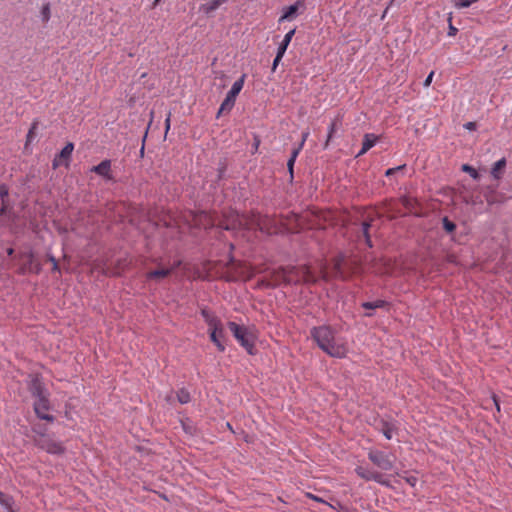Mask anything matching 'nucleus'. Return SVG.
I'll return each instance as SVG.
<instances>
[{
	"label": "nucleus",
	"mask_w": 512,
	"mask_h": 512,
	"mask_svg": "<svg viewBox=\"0 0 512 512\" xmlns=\"http://www.w3.org/2000/svg\"><path fill=\"white\" fill-rule=\"evenodd\" d=\"M378 140V136H376L375 134H372V133H367L364 135L363 137V147H364V151H368L370 150L377 142Z\"/></svg>",
	"instance_id": "24"
},
{
	"label": "nucleus",
	"mask_w": 512,
	"mask_h": 512,
	"mask_svg": "<svg viewBox=\"0 0 512 512\" xmlns=\"http://www.w3.org/2000/svg\"><path fill=\"white\" fill-rule=\"evenodd\" d=\"M245 78L246 75L243 74L237 81H235L226 96L236 100L237 95L241 92L244 86Z\"/></svg>",
	"instance_id": "19"
},
{
	"label": "nucleus",
	"mask_w": 512,
	"mask_h": 512,
	"mask_svg": "<svg viewBox=\"0 0 512 512\" xmlns=\"http://www.w3.org/2000/svg\"><path fill=\"white\" fill-rule=\"evenodd\" d=\"M224 2V0H211L209 3L203 5V10L205 13H211L215 11Z\"/></svg>",
	"instance_id": "28"
},
{
	"label": "nucleus",
	"mask_w": 512,
	"mask_h": 512,
	"mask_svg": "<svg viewBox=\"0 0 512 512\" xmlns=\"http://www.w3.org/2000/svg\"><path fill=\"white\" fill-rule=\"evenodd\" d=\"M284 54L280 53V52H277L276 54V57L273 61V64H272V71H275L279 62L281 61V59L283 58Z\"/></svg>",
	"instance_id": "40"
},
{
	"label": "nucleus",
	"mask_w": 512,
	"mask_h": 512,
	"mask_svg": "<svg viewBox=\"0 0 512 512\" xmlns=\"http://www.w3.org/2000/svg\"><path fill=\"white\" fill-rule=\"evenodd\" d=\"M219 226L225 230L250 229V215H240L236 211L224 213Z\"/></svg>",
	"instance_id": "3"
},
{
	"label": "nucleus",
	"mask_w": 512,
	"mask_h": 512,
	"mask_svg": "<svg viewBox=\"0 0 512 512\" xmlns=\"http://www.w3.org/2000/svg\"><path fill=\"white\" fill-rule=\"evenodd\" d=\"M386 304H387V302L384 300H376V301H371V302H364L362 304V307L367 310H372V309L382 308V307L386 306Z\"/></svg>",
	"instance_id": "27"
},
{
	"label": "nucleus",
	"mask_w": 512,
	"mask_h": 512,
	"mask_svg": "<svg viewBox=\"0 0 512 512\" xmlns=\"http://www.w3.org/2000/svg\"><path fill=\"white\" fill-rule=\"evenodd\" d=\"M311 337L318 347L331 357L344 358L348 353L347 343L336 337L335 331L330 326L322 325L312 328Z\"/></svg>",
	"instance_id": "1"
},
{
	"label": "nucleus",
	"mask_w": 512,
	"mask_h": 512,
	"mask_svg": "<svg viewBox=\"0 0 512 512\" xmlns=\"http://www.w3.org/2000/svg\"><path fill=\"white\" fill-rule=\"evenodd\" d=\"M404 168H405V165H400V166H397V167H394V168H389L388 170H386L385 175L387 177L392 176L396 172H398L400 170H403Z\"/></svg>",
	"instance_id": "39"
},
{
	"label": "nucleus",
	"mask_w": 512,
	"mask_h": 512,
	"mask_svg": "<svg viewBox=\"0 0 512 512\" xmlns=\"http://www.w3.org/2000/svg\"><path fill=\"white\" fill-rule=\"evenodd\" d=\"M478 0H455L454 5L457 8H468Z\"/></svg>",
	"instance_id": "32"
},
{
	"label": "nucleus",
	"mask_w": 512,
	"mask_h": 512,
	"mask_svg": "<svg viewBox=\"0 0 512 512\" xmlns=\"http://www.w3.org/2000/svg\"><path fill=\"white\" fill-rule=\"evenodd\" d=\"M336 130H337V121H336V120H334V121L330 124L329 129H328V136H327V140H326V142H325V146H324L325 148H327V147H328V145H329V141L332 139L333 134L336 132Z\"/></svg>",
	"instance_id": "31"
},
{
	"label": "nucleus",
	"mask_w": 512,
	"mask_h": 512,
	"mask_svg": "<svg viewBox=\"0 0 512 512\" xmlns=\"http://www.w3.org/2000/svg\"><path fill=\"white\" fill-rule=\"evenodd\" d=\"M165 125H166V131H168L170 128V115L166 118Z\"/></svg>",
	"instance_id": "48"
},
{
	"label": "nucleus",
	"mask_w": 512,
	"mask_h": 512,
	"mask_svg": "<svg viewBox=\"0 0 512 512\" xmlns=\"http://www.w3.org/2000/svg\"><path fill=\"white\" fill-rule=\"evenodd\" d=\"M0 505H2L7 510V512H15L12 507L13 499L2 492H0Z\"/></svg>",
	"instance_id": "25"
},
{
	"label": "nucleus",
	"mask_w": 512,
	"mask_h": 512,
	"mask_svg": "<svg viewBox=\"0 0 512 512\" xmlns=\"http://www.w3.org/2000/svg\"><path fill=\"white\" fill-rule=\"evenodd\" d=\"M34 412L42 420L52 422L54 417L48 413L51 408L49 396L37 398L33 404Z\"/></svg>",
	"instance_id": "11"
},
{
	"label": "nucleus",
	"mask_w": 512,
	"mask_h": 512,
	"mask_svg": "<svg viewBox=\"0 0 512 512\" xmlns=\"http://www.w3.org/2000/svg\"><path fill=\"white\" fill-rule=\"evenodd\" d=\"M367 151H364V147L362 146L361 150L358 152V154L356 155V157H360L362 155H364Z\"/></svg>",
	"instance_id": "50"
},
{
	"label": "nucleus",
	"mask_w": 512,
	"mask_h": 512,
	"mask_svg": "<svg viewBox=\"0 0 512 512\" xmlns=\"http://www.w3.org/2000/svg\"><path fill=\"white\" fill-rule=\"evenodd\" d=\"M294 34H295V29H292L288 33H286V35L284 36V39L282 40V42L280 43V45L277 49V52L285 54L287 47L290 44Z\"/></svg>",
	"instance_id": "23"
},
{
	"label": "nucleus",
	"mask_w": 512,
	"mask_h": 512,
	"mask_svg": "<svg viewBox=\"0 0 512 512\" xmlns=\"http://www.w3.org/2000/svg\"><path fill=\"white\" fill-rule=\"evenodd\" d=\"M13 251H14V250H13L12 248H9V249L7 250L8 255H11V254L13 253Z\"/></svg>",
	"instance_id": "53"
},
{
	"label": "nucleus",
	"mask_w": 512,
	"mask_h": 512,
	"mask_svg": "<svg viewBox=\"0 0 512 512\" xmlns=\"http://www.w3.org/2000/svg\"><path fill=\"white\" fill-rule=\"evenodd\" d=\"M462 170H463V171H465V172H467V173H469V174H470V176H471L473 179H475V180L479 179V173H478V172H477L473 167H471V166H469V165H467V164H464V165L462 166Z\"/></svg>",
	"instance_id": "35"
},
{
	"label": "nucleus",
	"mask_w": 512,
	"mask_h": 512,
	"mask_svg": "<svg viewBox=\"0 0 512 512\" xmlns=\"http://www.w3.org/2000/svg\"><path fill=\"white\" fill-rule=\"evenodd\" d=\"M393 430H394V428L391 424H388V423L383 424L382 432H383V435L386 437V439L390 440L392 438Z\"/></svg>",
	"instance_id": "34"
},
{
	"label": "nucleus",
	"mask_w": 512,
	"mask_h": 512,
	"mask_svg": "<svg viewBox=\"0 0 512 512\" xmlns=\"http://www.w3.org/2000/svg\"><path fill=\"white\" fill-rule=\"evenodd\" d=\"M36 128V124H33V126L31 127V129L29 130L28 134H27V140L30 141L34 135V129Z\"/></svg>",
	"instance_id": "44"
},
{
	"label": "nucleus",
	"mask_w": 512,
	"mask_h": 512,
	"mask_svg": "<svg viewBox=\"0 0 512 512\" xmlns=\"http://www.w3.org/2000/svg\"><path fill=\"white\" fill-rule=\"evenodd\" d=\"M371 226V224L367 221L363 222L362 224V230H363V234L366 238V242L367 244L371 247V240H370V236H369V233H368V230H369V227Z\"/></svg>",
	"instance_id": "36"
},
{
	"label": "nucleus",
	"mask_w": 512,
	"mask_h": 512,
	"mask_svg": "<svg viewBox=\"0 0 512 512\" xmlns=\"http://www.w3.org/2000/svg\"><path fill=\"white\" fill-rule=\"evenodd\" d=\"M414 481H415V479H413V480L408 479V482H409L411 485H414Z\"/></svg>",
	"instance_id": "54"
},
{
	"label": "nucleus",
	"mask_w": 512,
	"mask_h": 512,
	"mask_svg": "<svg viewBox=\"0 0 512 512\" xmlns=\"http://www.w3.org/2000/svg\"><path fill=\"white\" fill-rule=\"evenodd\" d=\"M91 171L104 177L107 180L113 179V176L111 174V161L110 160H103L98 165L93 166L91 168Z\"/></svg>",
	"instance_id": "15"
},
{
	"label": "nucleus",
	"mask_w": 512,
	"mask_h": 512,
	"mask_svg": "<svg viewBox=\"0 0 512 512\" xmlns=\"http://www.w3.org/2000/svg\"><path fill=\"white\" fill-rule=\"evenodd\" d=\"M358 265L355 260H346L344 255H339L333 262V274L335 277L347 279L357 273Z\"/></svg>",
	"instance_id": "6"
},
{
	"label": "nucleus",
	"mask_w": 512,
	"mask_h": 512,
	"mask_svg": "<svg viewBox=\"0 0 512 512\" xmlns=\"http://www.w3.org/2000/svg\"><path fill=\"white\" fill-rule=\"evenodd\" d=\"M27 386L29 392L35 399L49 396L44 383L38 375H29Z\"/></svg>",
	"instance_id": "10"
},
{
	"label": "nucleus",
	"mask_w": 512,
	"mask_h": 512,
	"mask_svg": "<svg viewBox=\"0 0 512 512\" xmlns=\"http://www.w3.org/2000/svg\"><path fill=\"white\" fill-rule=\"evenodd\" d=\"M279 221L268 215L252 213L250 215V229H259L262 232L273 234L279 231Z\"/></svg>",
	"instance_id": "4"
},
{
	"label": "nucleus",
	"mask_w": 512,
	"mask_h": 512,
	"mask_svg": "<svg viewBox=\"0 0 512 512\" xmlns=\"http://www.w3.org/2000/svg\"><path fill=\"white\" fill-rule=\"evenodd\" d=\"M464 127L468 130H474L476 128L475 122H468L464 125Z\"/></svg>",
	"instance_id": "46"
},
{
	"label": "nucleus",
	"mask_w": 512,
	"mask_h": 512,
	"mask_svg": "<svg viewBox=\"0 0 512 512\" xmlns=\"http://www.w3.org/2000/svg\"><path fill=\"white\" fill-rule=\"evenodd\" d=\"M309 498L315 500V501H318V502H322V503H325L324 500H322L321 498L315 496V495H312L310 493L307 494Z\"/></svg>",
	"instance_id": "47"
},
{
	"label": "nucleus",
	"mask_w": 512,
	"mask_h": 512,
	"mask_svg": "<svg viewBox=\"0 0 512 512\" xmlns=\"http://www.w3.org/2000/svg\"><path fill=\"white\" fill-rule=\"evenodd\" d=\"M235 101V99L226 96L220 105V108L217 112V117L219 118L221 114L230 112L235 105Z\"/></svg>",
	"instance_id": "21"
},
{
	"label": "nucleus",
	"mask_w": 512,
	"mask_h": 512,
	"mask_svg": "<svg viewBox=\"0 0 512 512\" xmlns=\"http://www.w3.org/2000/svg\"><path fill=\"white\" fill-rule=\"evenodd\" d=\"M206 324L208 325V332H209L210 340L215 339L216 331L224 328L221 320L217 316L214 317L213 319H209V321Z\"/></svg>",
	"instance_id": "18"
},
{
	"label": "nucleus",
	"mask_w": 512,
	"mask_h": 512,
	"mask_svg": "<svg viewBox=\"0 0 512 512\" xmlns=\"http://www.w3.org/2000/svg\"><path fill=\"white\" fill-rule=\"evenodd\" d=\"M442 222H443V228L448 233H452L456 229V225L452 221H450L447 217H444Z\"/></svg>",
	"instance_id": "33"
},
{
	"label": "nucleus",
	"mask_w": 512,
	"mask_h": 512,
	"mask_svg": "<svg viewBox=\"0 0 512 512\" xmlns=\"http://www.w3.org/2000/svg\"><path fill=\"white\" fill-rule=\"evenodd\" d=\"M228 328L230 329V331L232 332L233 336L235 337V339L238 341V343L243 347L245 348V350L249 353V354H253V349H254V336L253 334L251 333V331L243 326V325H239L235 322H228Z\"/></svg>",
	"instance_id": "2"
},
{
	"label": "nucleus",
	"mask_w": 512,
	"mask_h": 512,
	"mask_svg": "<svg viewBox=\"0 0 512 512\" xmlns=\"http://www.w3.org/2000/svg\"><path fill=\"white\" fill-rule=\"evenodd\" d=\"M41 17H42V21L44 23H47L50 20L51 10H50V4L49 3H46V4H44L42 6Z\"/></svg>",
	"instance_id": "30"
},
{
	"label": "nucleus",
	"mask_w": 512,
	"mask_h": 512,
	"mask_svg": "<svg viewBox=\"0 0 512 512\" xmlns=\"http://www.w3.org/2000/svg\"><path fill=\"white\" fill-rule=\"evenodd\" d=\"M322 277H323V279L327 280L328 279V273L326 271H323L322 272Z\"/></svg>",
	"instance_id": "51"
},
{
	"label": "nucleus",
	"mask_w": 512,
	"mask_h": 512,
	"mask_svg": "<svg viewBox=\"0 0 512 512\" xmlns=\"http://www.w3.org/2000/svg\"><path fill=\"white\" fill-rule=\"evenodd\" d=\"M73 149H74V145L73 143H67L63 149L61 150V152L55 157V159L53 160V167H58L60 165H67L68 164V160L73 152Z\"/></svg>",
	"instance_id": "14"
},
{
	"label": "nucleus",
	"mask_w": 512,
	"mask_h": 512,
	"mask_svg": "<svg viewBox=\"0 0 512 512\" xmlns=\"http://www.w3.org/2000/svg\"><path fill=\"white\" fill-rule=\"evenodd\" d=\"M201 315L206 323L209 321V319H213L214 317H216V315L207 308L201 309Z\"/></svg>",
	"instance_id": "37"
},
{
	"label": "nucleus",
	"mask_w": 512,
	"mask_h": 512,
	"mask_svg": "<svg viewBox=\"0 0 512 512\" xmlns=\"http://www.w3.org/2000/svg\"><path fill=\"white\" fill-rule=\"evenodd\" d=\"M177 400L181 403V404H187L190 402L191 400V396H190V393L182 388L180 389L178 392H177Z\"/></svg>",
	"instance_id": "29"
},
{
	"label": "nucleus",
	"mask_w": 512,
	"mask_h": 512,
	"mask_svg": "<svg viewBox=\"0 0 512 512\" xmlns=\"http://www.w3.org/2000/svg\"><path fill=\"white\" fill-rule=\"evenodd\" d=\"M494 403H495V406H496L497 410L499 411L500 410V406H499L498 401L495 398H494Z\"/></svg>",
	"instance_id": "52"
},
{
	"label": "nucleus",
	"mask_w": 512,
	"mask_h": 512,
	"mask_svg": "<svg viewBox=\"0 0 512 512\" xmlns=\"http://www.w3.org/2000/svg\"><path fill=\"white\" fill-rule=\"evenodd\" d=\"M7 197H8V188L5 185H0V198L2 201L0 215H4L6 213V209H7L6 198Z\"/></svg>",
	"instance_id": "26"
},
{
	"label": "nucleus",
	"mask_w": 512,
	"mask_h": 512,
	"mask_svg": "<svg viewBox=\"0 0 512 512\" xmlns=\"http://www.w3.org/2000/svg\"><path fill=\"white\" fill-rule=\"evenodd\" d=\"M224 340H225V332H224V328H222L221 330H218L215 332V339L211 340V341L215 344V346L217 347V349L219 351L223 352L225 350Z\"/></svg>",
	"instance_id": "22"
},
{
	"label": "nucleus",
	"mask_w": 512,
	"mask_h": 512,
	"mask_svg": "<svg viewBox=\"0 0 512 512\" xmlns=\"http://www.w3.org/2000/svg\"><path fill=\"white\" fill-rule=\"evenodd\" d=\"M449 27H448V36H455L458 32V29L452 25V17L450 16L448 19Z\"/></svg>",
	"instance_id": "38"
},
{
	"label": "nucleus",
	"mask_w": 512,
	"mask_h": 512,
	"mask_svg": "<svg viewBox=\"0 0 512 512\" xmlns=\"http://www.w3.org/2000/svg\"><path fill=\"white\" fill-rule=\"evenodd\" d=\"M433 76H434V71H431V72L429 73V75L426 77V79H425V81H424V83H423L425 87L430 86V84H431V82H432V80H433Z\"/></svg>",
	"instance_id": "41"
},
{
	"label": "nucleus",
	"mask_w": 512,
	"mask_h": 512,
	"mask_svg": "<svg viewBox=\"0 0 512 512\" xmlns=\"http://www.w3.org/2000/svg\"><path fill=\"white\" fill-rule=\"evenodd\" d=\"M160 0H155V4H157Z\"/></svg>",
	"instance_id": "55"
},
{
	"label": "nucleus",
	"mask_w": 512,
	"mask_h": 512,
	"mask_svg": "<svg viewBox=\"0 0 512 512\" xmlns=\"http://www.w3.org/2000/svg\"><path fill=\"white\" fill-rule=\"evenodd\" d=\"M301 6H303V2L297 1L293 5H290L287 8H285L283 15L279 19V22H282L284 20H292L295 17L298 8Z\"/></svg>",
	"instance_id": "17"
},
{
	"label": "nucleus",
	"mask_w": 512,
	"mask_h": 512,
	"mask_svg": "<svg viewBox=\"0 0 512 512\" xmlns=\"http://www.w3.org/2000/svg\"><path fill=\"white\" fill-rule=\"evenodd\" d=\"M301 148H302V147H301V146H299L298 148L294 149V150L292 151L291 156H290V158H289V159H293V160H295V161H296V158H297V156H298V154H299V152H300Z\"/></svg>",
	"instance_id": "43"
},
{
	"label": "nucleus",
	"mask_w": 512,
	"mask_h": 512,
	"mask_svg": "<svg viewBox=\"0 0 512 512\" xmlns=\"http://www.w3.org/2000/svg\"><path fill=\"white\" fill-rule=\"evenodd\" d=\"M368 459L383 471H390L394 467V456L384 451L372 449L368 452Z\"/></svg>",
	"instance_id": "7"
},
{
	"label": "nucleus",
	"mask_w": 512,
	"mask_h": 512,
	"mask_svg": "<svg viewBox=\"0 0 512 512\" xmlns=\"http://www.w3.org/2000/svg\"><path fill=\"white\" fill-rule=\"evenodd\" d=\"M49 260L52 262L53 270H58L59 266H58V263H57L55 257L51 256V257H49Z\"/></svg>",
	"instance_id": "45"
},
{
	"label": "nucleus",
	"mask_w": 512,
	"mask_h": 512,
	"mask_svg": "<svg viewBox=\"0 0 512 512\" xmlns=\"http://www.w3.org/2000/svg\"><path fill=\"white\" fill-rule=\"evenodd\" d=\"M287 267H279L274 269L270 273V280L273 282V286L280 284H286Z\"/></svg>",
	"instance_id": "16"
},
{
	"label": "nucleus",
	"mask_w": 512,
	"mask_h": 512,
	"mask_svg": "<svg viewBox=\"0 0 512 512\" xmlns=\"http://www.w3.org/2000/svg\"><path fill=\"white\" fill-rule=\"evenodd\" d=\"M34 441L39 448L50 454H61L64 451L61 443L55 441L48 435L40 434L37 438L34 439Z\"/></svg>",
	"instance_id": "9"
},
{
	"label": "nucleus",
	"mask_w": 512,
	"mask_h": 512,
	"mask_svg": "<svg viewBox=\"0 0 512 512\" xmlns=\"http://www.w3.org/2000/svg\"><path fill=\"white\" fill-rule=\"evenodd\" d=\"M308 134H309L308 132L303 133L302 142H301V144H300V146H301V147L303 146V144H304L305 140L307 139Z\"/></svg>",
	"instance_id": "49"
},
{
	"label": "nucleus",
	"mask_w": 512,
	"mask_h": 512,
	"mask_svg": "<svg viewBox=\"0 0 512 512\" xmlns=\"http://www.w3.org/2000/svg\"><path fill=\"white\" fill-rule=\"evenodd\" d=\"M224 1L226 2L227 0H224Z\"/></svg>",
	"instance_id": "56"
},
{
	"label": "nucleus",
	"mask_w": 512,
	"mask_h": 512,
	"mask_svg": "<svg viewBox=\"0 0 512 512\" xmlns=\"http://www.w3.org/2000/svg\"><path fill=\"white\" fill-rule=\"evenodd\" d=\"M180 264L181 261H177L170 267L158 266L156 269L151 270L145 274L146 281L160 283L165 278L170 276L180 266Z\"/></svg>",
	"instance_id": "8"
},
{
	"label": "nucleus",
	"mask_w": 512,
	"mask_h": 512,
	"mask_svg": "<svg viewBox=\"0 0 512 512\" xmlns=\"http://www.w3.org/2000/svg\"><path fill=\"white\" fill-rule=\"evenodd\" d=\"M189 216L192 218L191 225L195 227L207 229L215 224L214 218L205 211L190 213Z\"/></svg>",
	"instance_id": "12"
},
{
	"label": "nucleus",
	"mask_w": 512,
	"mask_h": 512,
	"mask_svg": "<svg viewBox=\"0 0 512 512\" xmlns=\"http://www.w3.org/2000/svg\"><path fill=\"white\" fill-rule=\"evenodd\" d=\"M356 474L366 481H375L381 485H388V482L384 480L383 475L379 472L370 470L363 466H358L355 469Z\"/></svg>",
	"instance_id": "13"
},
{
	"label": "nucleus",
	"mask_w": 512,
	"mask_h": 512,
	"mask_svg": "<svg viewBox=\"0 0 512 512\" xmlns=\"http://www.w3.org/2000/svg\"><path fill=\"white\" fill-rule=\"evenodd\" d=\"M301 282L314 283L316 277L307 266H287L286 285L299 284Z\"/></svg>",
	"instance_id": "5"
},
{
	"label": "nucleus",
	"mask_w": 512,
	"mask_h": 512,
	"mask_svg": "<svg viewBox=\"0 0 512 512\" xmlns=\"http://www.w3.org/2000/svg\"><path fill=\"white\" fill-rule=\"evenodd\" d=\"M294 164H295V160H293V159H289L288 162H287V167H288V170L290 172L291 177H293V167H294Z\"/></svg>",
	"instance_id": "42"
},
{
	"label": "nucleus",
	"mask_w": 512,
	"mask_h": 512,
	"mask_svg": "<svg viewBox=\"0 0 512 512\" xmlns=\"http://www.w3.org/2000/svg\"><path fill=\"white\" fill-rule=\"evenodd\" d=\"M505 167H506V159L505 158H502V159L498 160L497 162H495L492 167V170H491V175L493 176V178L500 179L503 175Z\"/></svg>",
	"instance_id": "20"
}]
</instances>
